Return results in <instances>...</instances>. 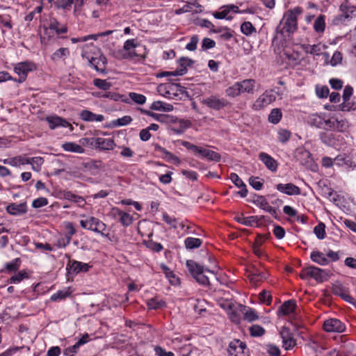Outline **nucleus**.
<instances>
[{
    "label": "nucleus",
    "instance_id": "nucleus-1",
    "mask_svg": "<svg viewBox=\"0 0 356 356\" xmlns=\"http://www.w3.org/2000/svg\"><path fill=\"white\" fill-rule=\"evenodd\" d=\"M302 12L303 10L300 6H296L285 12L282 19L277 26V34H280L284 37L293 34L298 29V17Z\"/></svg>",
    "mask_w": 356,
    "mask_h": 356
},
{
    "label": "nucleus",
    "instance_id": "nucleus-2",
    "mask_svg": "<svg viewBox=\"0 0 356 356\" xmlns=\"http://www.w3.org/2000/svg\"><path fill=\"white\" fill-rule=\"evenodd\" d=\"M186 266L193 277L196 280L197 282L202 285L210 284V277L204 274V271L215 276V272L213 270H209L207 268L204 269L202 266L198 264L193 260H188L186 261Z\"/></svg>",
    "mask_w": 356,
    "mask_h": 356
},
{
    "label": "nucleus",
    "instance_id": "nucleus-3",
    "mask_svg": "<svg viewBox=\"0 0 356 356\" xmlns=\"http://www.w3.org/2000/svg\"><path fill=\"white\" fill-rule=\"evenodd\" d=\"M92 47L96 48L93 43H91L90 44H86L83 45L82 49L83 51L81 54V56L83 58H85L90 67H92L96 71L100 72L102 73L106 72V64L107 63L106 58L103 56L100 55L99 57H94L92 56H90L87 51L88 48Z\"/></svg>",
    "mask_w": 356,
    "mask_h": 356
},
{
    "label": "nucleus",
    "instance_id": "nucleus-4",
    "mask_svg": "<svg viewBox=\"0 0 356 356\" xmlns=\"http://www.w3.org/2000/svg\"><path fill=\"white\" fill-rule=\"evenodd\" d=\"M82 228L99 234L102 236L108 237V234H105L106 225L99 219L94 216H87L86 219L80 220Z\"/></svg>",
    "mask_w": 356,
    "mask_h": 356
},
{
    "label": "nucleus",
    "instance_id": "nucleus-5",
    "mask_svg": "<svg viewBox=\"0 0 356 356\" xmlns=\"http://www.w3.org/2000/svg\"><path fill=\"white\" fill-rule=\"evenodd\" d=\"M300 277L303 280L312 277L319 283L326 281L328 277L324 270L316 266H309L303 268Z\"/></svg>",
    "mask_w": 356,
    "mask_h": 356
},
{
    "label": "nucleus",
    "instance_id": "nucleus-6",
    "mask_svg": "<svg viewBox=\"0 0 356 356\" xmlns=\"http://www.w3.org/2000/svg\"><path fill=\"white\" fill-rule=\"evenodd\" d=\"M36 69L35 65L31 61L17 63L14 67V72L19 76L16 82L23 83L26 79L28 74Z\"/></svg>",
    "mask_w": 356,
    "mask_h": 356
},
{
    "label": "nucleus",
    "instance_id": "nucleus-7",
    "mask_svg": "<svg viewBox=\"0 0 356 356\" xmlns=\"http://www.w3.org/2000/svg\"><path fill=\"white\" fill-rule=\"evenodd\" d=\"M276 99L275 92L273 90H266L252 104V108L254 111H259L267 106Z\"/></svg>",
    "mask_w": 356,
    "mask_h": 356
},
{
    "label": "nucleus",
    "instance_id": "nucleus-8",
    "mask_svg": "<svg viewBox=\"0 0 356 356\" xmlns=\"http://www.w3.org/2000/svg\"><path fill=\"white\" fill-rule=\"evenodd\" d=\"M138 46L135 39H130L125 41L124 43L123 49L127 53H123L122 51H119L118 54L115 56L119 59H132L135 57L139 56V54L132 49H135Z\"/></svg>",
    "mask_w": 356,
    "mask_h": 356
},
{
    "label": "nucleus",
    "instance_id": "nucleus-9",
    "mask_svg": "<svg viewBox=\"0 0 356 356\" xmlns=\"http://www.w3.org/2000/svg\"><path fill=\"white\" fill-rule=\"evenodd\" d=\"M229 356H248L246 344L239 339L232 341L227 348Z\"/></svg>",
    "mask_w": 356,
    "mask_h": 356
},
{
    "label": "nucleus",
    "instance_id": "nucleus-10",
    "mask_svg": "<svg viewBox=\"0 0 356 356\" xmlns=\"http://www.w3.org/2000/svg\"><path fill=\"white\" fill-rule=\"evenodd\" d=\"M202 103L207 107L216 111L222 109L228 104L227 99L224 98H219L215 95H211L204 98L202 100Z\"/></svg>",
    "mask_w": 356,
    "mask_h": 356
},
{
    "label": "nucleus",
    "instance_id": "nucleus-11",
    "mask_svg": "<svg viewBox=\"0 0 356 356\" xmlns=\"http://www.w3.org/2000/svg\"><path fill=\"white\" fill-rule=\"evenodd\" d=\"M252 202L260 209L269 213L275 218H278L279 212L277 209L272 207L269 205L267 200L264 196L257 195L253 200Z\"/></svg>",
    "mask_w": 356,
    "mask_h": 356
},
{
    "label": "nucleus",
    "instance_id": "nucleus-12",
    "mask_svg": "<svg viewBox=\"0 0 356 356\" xmlns=\"http://www.w3.org/2000/svg\"><path fill=\"white\" fill-rule=\"evenodd\" d=\"M323 329L327 332H343L346 330V325L337 318H330L324 322Z\"/></svg>",
    "mask_w": 356,
    "mask_h": 356
},
{
    "label": "nucleus",
    "instance_id": "nucleus-13",
    "mask_svg": "<svg viewBox=\"0 0 356 356\" xmlns=\"http://www.w3.org/2000/svg\"><path fill=\"white\" fill-rule=\"evenodd\" d=\"M182 89L183 88L181 86L172 83L160 84L157 88L159 93L168 98H170L172 95H176L175 93L172 92L173 91L181 92Z\"/></svg>",
    "mask_w": 356,
    "mask_h": 356
},
{
    "label": "nucleus",
    "instance_id": "nucleus-14",
    "mask_svg": "<svg viewBox=\"0 0 356 356\" xmlns=\"http://www.w3.org/2000/svg\"><path fill=\"white\" fill-rule=\"evenodd\" d=\"M332 291L334 295L340 296L345 301L350 304H356V300L350 295L349 291L341 283L334 284Z\"/></svg>",
    "mask_w": 356,
    "mask_h": 356
},
{
    "label": "nucleus",
    "instance_id": "nucleus-15",
    "mask_svg": "<svg viewBox=\"0 0 356 356\" xmlns=\"http://www.w3.org/2000/svg\"><path fill=\"white\" fill-rule=\"evenodd\" d=\"M232 12L234 13H245V11H241L238 7L234 5H228L223 6L222 10L218 12H215L213 16L216 19H231L232 16L229 15V13Z\"/></svg>",
    "mask_w": 356,
    "mask_h": 356
},
{
    "label": "nucleus",
    "instance_id": "nucleus-16",
    "mask_svg": "<svg viewBox=\"0 0 356 356\" xmlns=\"http://www.w3.org/2000/svg\"><path fill=\"white\" fill-rule=\"evenodd\" d=\"M275 187L279 192L288 195H298L301 193L300 188L292 183L278 184Z\"/></svg>",
    "mask_w": 356,
    "mask_h": 356
},
{
    "label": "nucleus",
    "instance_id": "nucleus-17",
    "mask_svg": "<svg viewBox=\"0 0 356 356\" xmlns=\"http://www.w3.org/2000/svg\"><path fill=\"white\" fill-rule=\"evenodd\" d=\"M44 29L46 32L48 30H53L56 34H62L67 32V26L66 24H60L56 18L51 17L49 19L48 26H44Z\"/></svg>",
    "mask_w": 356,
    "mask_h": 356
},
{
    "label": "nucleus",
    "instance_id": "nucleus-18",
    "mask_svg": "<svg viewBox=\"0 0 356 356\" xmlns=\"http://www.w3.org/2000/svg\"><path fill=\"white\" fill-rule=\"evenodd\" d=\"M259 159L264 163L266 167L272 172H275L278 167L277 161L271 156L265 152L259 154Z\"/></svg>",
    "mask_w": 356,
    "mask_h": 356
},
{
    "label": "nucleus",
    "instance_id": "nucleus-19",
    "mask_svg": "<svg viewBox=\"0 0 356 356\" xmlns=\"http://www.w3.org/2000/svg\"><path fill=\"white\" fill-rule=\"evenodd\" d=\"M91 266L86 263L77 261H72L67 266V269L74 273H79L81 272H88Z\"/></svg>",
    "mask_w": 356,
    "mask_h": 356
},
{
    "label": "nucleus",
    "instance_id": "nucleus-20",
    "mask_svg": "<svg viewBox=\"0 0 356 356\" xmlns=\"http://www.w3.org/2000/svg\"><path fill=\"white\" fill-rule=\"evenodd\" d=\"M340 13H343L347 20L356 17V6L350 5L347 1L339 6Z\"/></svg>",
    "mask_w": 356,
    "mask_h": 356
},
{
    "label": "nucleus",
    "instance_id": "nucleus-21",
    "mask_svg": "<svg viewBox=\"0 0 356 356\" xmlns=\"http://www.w3.org/2000/svg\"><path fill=\"white\" fill-rule=\"evenodd\" d=\"M95 146L104 150H111L115 146V142L111 138H97L95 139Z\"/></svg>",
    "mask_w": 356,
    "mask_h": 356
},
{
    "label": "nucleus",
    "instance_id": "nucleus-22",
    "mask_svg": "<svg viewBox=\"0 0 356 356\" xmlns=\"http://www.w3.org/2000/svg\"><path fill=\"white\" fill-rule=\"evenodd\" d=\"M79 115L81 119L86 122H102L104 120L103 115L95 114L88 110H83Z\"/></svg>",
    "mask_w": 356,
    "mask_h": 356
},
{
    "label": "nucleus",
    "instance_id": "nucleus-23",
    "mask_svg": "<svg viewBox=\"0 0 356 356\" xmlns=\"http://www.w3.org/2000/svg\"><path fill=\"white\" fill-rule=\"evenodd\" d=\"M296 157L302 165H309L312 162L311 153L305 149L300 148L296 151Z\"/></svg>",
    "mask_w": 356,
    "mask_h": 356
},
{
    "label": "nucleus",
    "instance_id": "nucleus-24",
    "mask_svg": "<svg viewBox=\"0 0 356 356\" xmlns=\"http://www.w3.org/2000/svg\"><path fill=\"white\" fill-rule=\"evenodd\" d=\"M162 219L172 229H175L179 226L182 229H184V227H185V224H184V222L183 221L179 222L177 218H175L173 216H170L169 214H168L165 212L162 214Z\"/></svg>",
    "mask_w": 356,
    "mask_h": 356
},
{
    "label": "nucleus",
    "instance_id": "nucleus-25",
    "mask_svg": "<svg viewBox=\"0 0 356 356\" xmlns=\"http://www.w3.org/2000/svg\"><path fill=\"white\" fill-rule=\"evenodd\" d=\"M46 120L49 123L51 129H54L58 127H66L69 125V123L65 120L58 116L47 117Z\"/></svg>",
    "mask_w": 356,
    "mask_h": 356
},
{
    "label": "nucleus",
    "instance_id": "nucleus-26",
    "mask_svg": "<svg viewBox=\"0 0 356 356\" xmlns=\"http://www.w3.org/2000/svg\"><path fill=\"white\" fill-rule=\"evenodd\" d=\"M325 113H314L309 116L308 122L310 125L322 129Z\"/></svg>",
    "mask_w": 356,
    "mask_h": 356
},
{
    "label": "nucleus",
    "instance_id": "nucleus-27",
    "mask_svg": "<svg viewBox=\"0 0 356 356\" xmlns=\"http://www.w3.org/2000/svg\"><path fill=\"white\" fill-rule=\"evenodd\" d=\"M112 212L115 216H120V221L124 226H129L132 223V217L127 213L120 211L118 208H113Z\"/></svg>",
    "mask_w": 356,
    "mask_h": 356
},
{
    "label": "nucleus",
    "instance_id": "nucleus-28",
    "mask_svg": "<svg viewBox=\"0 0 356 356\" xmlns=\"http://www.w3.org/2000/svg\"><path fill=\"white\" fill-rule=\"evenodd\" d=\"M199 156L202 159H206L209 161L218 162L220 161L221 156L220 154L213 150L202 147L201 152Z\"/></svg>",
    "mask_w": 356,
    "mask_h": 356
},
{
    "label": "nucleus",
    "instance_id": "nucleus-29",
    "mask_svg": "<svg viewBox=\"0 0 356 356\" xmlns=\"http://www.w3.org/2000/svg\"><path fill=\"white\" fill-rule=\"evenodd\" d=\"M334 162L337 165H346L348 168H355L356 167V164L346 154L338 155L334 159Z\"/></svg>",
    "mask_w": 356,
    "mask_h": 356
},
{
    "label": "nucleus",
    "instance_id": "nucleus-30",
    "mask_svg": "<svg viewBox=\"0 0 356 356\" xmlns=\"http://www.w3.org/2000/svg\"><path fill=\"white\" fill-rule=\"evenodd\" d=\"M189 61L190 60L188 59L182 58L180 60V63H181V68L180 69H177L174 72H164L161 73L160 74V76H170V75H173V76L184 75L187 72L186 65H187Z\"/></svg>",
    "mask_w": 356,
    "mask_h": 356
},
{
    "label": "nucleus",
    "instance_id": "nucleus-31",
    "mask_svg": "<svg viewBox=\"0 0 356 356\" xmlns=\"http://www.w3.org/2000/svg\"><path fill=\"white\" fill-rule=\"evenodd\" d=\"M310 258L314 262L321 266H326L329 264V259L326 257V255L319 251H313L311 253Z\"/></svg>",
    "mask_w": 356,
    "mask_h": 356
},
{
    "label": "nucleus",
    "instance_id": "nucleus-32",
    "mask_svg": "<svg viewBox=\"0 0 356 356\" xmlns=\"http://www.w3.org/2000/svg\"><path fill=\"white\" fill-rule=\"evenodd\" d=\"M296 303L295 300H289L285 301L280 307L279 313L283 315H289L293 313L296 309Z\"/></svg>",
    "mask_w": 356,
    "mask_h": 356
},
{
    "label": "nucleus",
    "instance_id": "nucleus-33",
    "mask_svg": "<svg viewBox=\"0 0 356 356\" xmlns=\"http://www.w3.org/2000/svg\"><path fill=\"white\" fill-rule=\"evenodd\" d=\"M62 148L66 152L83 154L85 151L84 148L73 142H67L62 145Z\"/></svg>",
    "mask_w": 356,
    "mask_h": 356
},
{
    "label": "nucleus",
    "instance_id": "nucleus-34",
    "mask_svg": "<svg viewBox=\"0 0 356 356\" xmlns=\"http://www.w3.org/2000/svg\"><path fill=\"white\" fill-rule=\"evenodd\" d=\"M150 108L155 111L170 112L173 110V106L161 101H155L152 104Z\"/></svg>",
    "mask_w": 356,
    "mask_h": 356
},
{
    "label": "nucleus",
    "instance_id": "nucleus-35",
    "mask_svg": "<svg viewBox=\"0 0 356 356\" xmlns=\"http://www.w3.org/2000/svg\"><path fill=\"white\" fill-rule=\"evenodd\" d=\"M314 29L318 33H323L325 29V17L323 15H319L314 23Z\"/></svg>",
    "mask_w": 356,
    "mask_h": 356
},
{
    "label": "nucleus",
    "instance_id": "nucleus-36",
    "mask_svg": "<svg viewBox=\"0 0 356 356\" xmlns=\"http://www.w3.org/2000/svg\"><path fill=\"white\" fill-rule=\"evenodd\" d=\"M7 211L12 215H19L26 212L25 204H10L6 208Z\"/></svg>",
    "mask_w": 356,
    "mask_h": 356
},
{
    "label": "nucleus",
    "instance_id": "nucleus-37",
    "mask_svg": "<svg viewBox=\"0 0 356 356\" xmlns=\"http://www.w3.org/2000/svg\"><path fill=\"white\" fill-rule=\"evenodd\" d=\"M301 47L306 54L313 55H319L322 50L321 44L314 45L304 44H302Z\"/></svg>",
    "mask_w": 356,
    "mask_h": 356
},
{
    "label": "nucleus",
    "instance_id": "nucleus-38",
    "mask_svg": "<svg viewBox=\"0 0 356 356\" xmlns=\"http://www.w3.org/2000/svg\"><path fill=\"white\" fill-rule=\"evenodd\" d=\"M72 292L70 290V288L64 289L63 290L58 291L56 293H54L50 299L51 301H60L65 299L66 298L71 296Z\"/></svg>",
    "mask_w": 356,
    "mask_h": 356
},
{
    "label": "nucleus",
    "instance_id": "nucleus-39",
    "mask_svg": "<svg viewBox=\"0 0 356 356\" xmlns=\"http://www.w3.org/2000/svg\"><path fill=\"white\" fill-rule=\"evenodd\" d=\"M243 314L244 319L248 322H252L259 318V316L255 310L250 307H244Z\"/></svg>",
    "mask_w": 356,
    "mask_h": 356
},
{
    "label": "nucleus",
    "instance_id": "nucleus-40",
    "mask_svg": "<svg viewBox=\"0 0 356 356\" xmlns=\"http://www.w3.org/2000/svg\"><path fill=\"white\" fill-rule=\"evenodd\" d=\"M235 220L238 222L246 226H253V225L257 222V217L254 216L249 217H244L243 216H240L236 217Z\"/></svg>",
    "mask_w": 356,
    "mask_h": 356
},
{
    "label": "nucleus",
    "instance_id": "nucleus-41",
    "mask_svg": "<svg viewBox=\"0 0 356 356\" xmlns=\"http://www.w3.org/2000/svg\"><path fill=\"white\" fill-rule=\"evenodd\" d=\"M62 198L76 203H84V200L81 196L76 195L71 191H63L61 193Z\"/></svg>",
    "mask_w": 356,
    "mask_h": 356
},
{
    "label": "nucleus",
    "instance_id": "nucleus-42",
    "mask_svg": "<svg viewBox=\"0 0 356 356\" xmlns=\"http://www.w3.org/2000/svg\"><path fill=\"white\" fill-rule=\"evenodd\" d=\"M202 241L201 239L193 237H188L184 241V245L186 249H194L201 246Z\"/></svg>",
    "mask_w": 356,
    "mask_h": 356
},
{
    "label": "nucleus",
    "instance_id": "nucleus-43",
    "mask_svg": "<svg viewBox=\"0 0 356 356\" xmlns=\"http://www.w3.org/2000/svg\"><path fill=\"white\" fill-rule=\"evenodd\" d=\"M335 120L336 118L329 116L325 113V117L323 120V129L327 130V131H334V124H335Z\"/></svg>",
    "mask_w": 356,
    "mask_h": 356
},
{
    "label": "nucleus",
    "instance_id": "nucleus-44",
    "mask_svg": "<svg viewBox=\"0 0 356 356\" xmlns=\"http://www.w3.org/2000/svg\"><path fill=\"white\" fill-rule=\"evenodd\" d=\"M282 114L280 108H273L268 115V121L273 124H277L281 118Z\"/></svg>",
    "mask_w": 356,
    "mask_h": 356
},
{
    "label": "nucleus",
    "instance_id": "nucleus-45",
    "mask_svg": "<svg viewBox=\"0 0 356 356\" xmlns=\"http://www.w3.org/2000/svg\"><path fill=\"white\" fill-rule=\"evenodd\" d=\"M249 332L250 335L254 337H261L266 332L264 328L259 325H252L250 326Z\"/></svg>",
    "mask_w": 356,
    "mask_h": 356
},
{
    "label": "nucleus",
    "instance_id": "nucleus-46",
    "mask_svg": "<svg viewBox=\"0 0 356 356\" xmlns=\"http://www.w3.org/2000/svg\"><path fill=\"white\" fill-rule=\"evenodd\" d=\"M147 306L150 309H157L165 306V302L162 300L152 298L147 302Z\"/></svg>",
    "mask_w": 356,
    "mask_h": 356
},
{
    "label": "nucleus",
    "instance_id": "nucleus-47",
    "mask_svg": "<svg viewBox=\"0 0 356 356\" xmlns=\"http://www.w3.org/2000/svg\"><path fill=\"white\" fill-rule=\"evenodd\" d=\"M30 163L32 165V169L35 171H40L41 170V166L44 163V159L40 156H36L33 158H29Z\"/></svg>",
    "mask_w": 356,
    "mask_h": 356
},
{
    "label": "nucleus",
    "instance_id": "nucleus-48",
    "mask_svg": "<svg viewBox=\"0 0 356 356\" xmlns=\"http://www.w3.org/2000/svg\"><path fill=\"white\" fill-rule=\"evenodd\" d=\"M241 31L246 35H250L253 33H256V29L250 22H243L241 26Z\"/></svg>",
    "mask_w": 356,
    "mask_h": 356
},
{
    "label": "nucleus",
    "instance_id": "nucleus-49",
    "mask_svg": "<svg viewBox=\"0 0 356 356\" xmlns=\"http://www.w3.org/2000/svg\"><path fill=\"white\" fill-rule=\"evenodd\" d=\"M348 128V122L345 119L339 120L336 118L335 124H334V130H337L339 132H343Z\"/></svg>",
    "mask_w": 356,
    "mask_h": 356
},
{
    "label": "nucleus",
    "instance_id": "nucleus-50",
    "mask_svg": "<svg viewBox=\"0 0 356 356\" xmlns=\"http://www.w3.org/2000/svg\"><path fill=\"white\" fill-rule=\"evenodd\" d=\"M129 96L137 104L143 105L146 102V97L142 94L131 92H129Z\"/></svg>",
    "mask_w": 356,
    "mask_h": 356
},
{
    "label": "nucleus",
    "instance_id": "nucleus-51",
    "mask_svg": "<svg viewBox=\"0 0 356 356\" xmlns=\"http://www.w3.org/2000/svg\"><path fill=\"white\" fill-rule=\"evenodd\" d=\"M28 273L25 270L19 272L17 274L12 276L8 282L10 284H17L22 281L24 278H28Z\"/></svg>",
    "mask_w": 356,
    "mask_h": 356
},
{
    "label": "nucleus",
    "instance_id": "nucleus-52",
    "mask_svg": "<svg viewBox=\"0 0 356 356\" xmlns=\"http://www.w3.org/2000/svg\"><path fill=\"white\" fill-rule=\"evenodd\" d=\"M93 84L99 89L107 90L111 87V83L106 81V80L101 79H95L93 80Z\"/></svg>",
    "mask_w": 356,
    "mask_h": 356
},
{
    "label": "nucleus",
    "instance_id": "nucleus-53",
    "mask_svg": "<svg viewBox=\"0 0 356 356\" xmlns=\"http://www.w3.org/2000/svg\"><path fill=\"white\" fill-rule=\"evenodd\" d=\"M245 88V92L247 93H254L255 88V81L254 79H244L241 81Z\"/></svg>",
    "mask_w": 356,
    "mask_h": 356
},
{
    "label": "nucleus",
    "instance_id": "nucleus-54",
    "mask_svg": "<svg viewBox=\"0 0 356 356\" xmlns=\"http://www.w3.org/2000/svg\"><path fill=\"white\" fill-rule=\"evenodd\" d=\"M70 55V51L67 48H60L58 50H56L53 54H52V59L53 60H57L59 58H65L67 56Z\"/></svg>",
    "mask_w": 356,
    "mask_h": 356
},
{
    "label": "nucleus",
    "instance_id": "nucleus-55",
    "mask_svg": "<svg viewBox=\"0 0 356 356\" xmlns=\"http://www.w3.org/2000/svg\"><path fill=\"white\" fill-rule=\"evenodd\" d=\"M314 234L319 239H323L325 237V225L323 222L318 223L314 229Z\"/></svg>",
    "mask_w": 356,
    "mask_h": 356
},
{
    "label": "nucleus",
    "instance_id": "nucleus-56",
    "mask_svg": "<svg viewBox=\"0 0 356 356\" xmlns=\"http://www.w3.org/2000/svg\"><path fill=\"white\" fill-rule=\"evenodd\" d=\"M291 136V133L287 129H280L277 133L278 140L282 143L287 142L290 139Z\"/></svg>",
    "mask_w": 356,
    "mask_h": 356
},
{
    "label": "nucleus",
    "instance_id": "nucleus-57",
    "mask_svg": "<svg viewBox=\"0 0 356 356\" xmlns=\"http://www.w3.org/2000/svg\"><path fill=\"white\" fill-rule=\"evenodd\" d=\"M239 87L236 83H234L232 86L227 88L225 90V93L227 96L230 97H236L240 95Z\"/></svg>",
    "mask_w": 356,
    "mask_h": 356
},
{
    "label": "nucleus",
    "instance_id": "nucleus-58",
    "mask_svg": "<svg viewBox=\"0 0 356 356\" xmlns=\"http://www.w3.org/2000/svg\"><path fill=\"white\" fill-rule=\"evenodd\" d=\"M21 264L19 258H16L9 263L6 264V268L10 272L16 271L19 269Z\"/></svg>",
    "mask_w": 356,
    "mask_h": 356
},
{
    "label": "nucleus",
    "instance_id": "nucleus-59",
    "mask_svg": "<svg viewBox=\"0 0 356 356\" xmlns=\"http://www.w3.org/2000/svg\"><path fill=\"white\" fill-rule=\"evenodd\" d=\"M259 298L260 301L262 303H266V305H270L272 302V296L270 294V292L266 290L262 291L259 294Z\"/></svg>",
    "mask_w": 356,
    "mask_h": 356
},
{
    "label": "nucleus",
    "instance_id": "nucleus-60",
    "mask_svg": "<svg viewBox=\"0 0 356 356\" xmlns=\"http://www.w3.org/2000/svg\"><path fill=\"white\" fill-rule=\"evenodd\" d=\"M64 227L66 230L65 236L67 237H69L70 239H72V237L76 234V231L75 228L74 227V225L70 222H64Z\"/></svg>",
    "mask_w": 356,
    "mask_h": 356
},
{
    "label": "nucleus",
    "instance_id": "nucleus-61",
    "mask_svg": "<svg viewBox=\"0 0 356 356\" xmlns=\"http://www.w3.org/2000/svg\"><path fill=\"white\" fill-rule=\"evenodd\" d=\"M132 119L129 115H125L121 118H118L113 122V124L115 127L125 126L129 124L131 122Z\"/></svg>",
    "mask_w": 356,
    "mask_h": 356
},
{
    "label": "nucleus",
    "instance_id": "nucleus-62",
    "mask_svg": "<svg viewBox=\"0 0 356 356\" xmlns=\"http://www.w3.org/2000/svg\"><path fill=\"white\" fill-rule=\"evenodd\" d=\"M30 161L29 158H23L20 156H15L10 160L11 165L17 166L18 165H25L29 164Z\"/></svg>",
    "mask_w": 356,
    "mask_h": 356
},
{
    "label": "nucleus",
    "instance_id": "nucleus-63",
    "mask_svg": "<svg viewBox=\"0 0 356 356\" xmlns=\"http://www.w3.org/2000/svg\"><path fill=\"white\" fill-rule=\"evenodd\" d=\"M215 46H216V42L214 40H213L209 38H204L202 40L201 47L203 51H206L207 49H212V48L215 47Z\"/></svg>",
    "mask_w": 356,
    "mask_h": 356
},
{
    "label": "nucleus",
    "instance_id": "nucleus-64",
    "mask_svg": "<svg viewBox=\"0 0 356 356\" xmlns=\"http://www.w3.org/2000/svg\"><path fill=\"white\" fill-rule=\"evenodd\" d=\"M249 184L257 191L261 190L263 186V182L257 177H250L249 178Z\"/></svg>",
    "mask_w": 356,
    "mask_h": 356
}]
</instances>
